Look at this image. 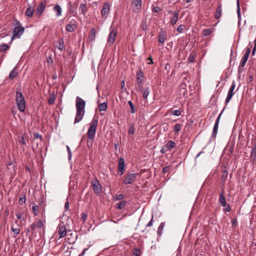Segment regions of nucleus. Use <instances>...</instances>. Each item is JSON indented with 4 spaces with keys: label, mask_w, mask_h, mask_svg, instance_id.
Instances as JSON below:
<instances>
[{
    "label": "nucleus",
    "mask_w": 256,
    "mask_h": 256,
    "mask_svg": "<svg viewBox=\"0 0 256 256\" xmlns=\"http://www.w3.org/2000/svg\"><path fill=\"white\" fill-rule=\"evenodd\" d=\"M76 113L74 119V124L79 122L83 118L85 113L86 102L79 96L76 98Z\"/></svg>",
    "instance_id": "obj_1"
},
{
    "label": "nucleus",
    "mask_w": 256,
    "mask_h": 256,
    "mask_svg": "<svg viewBox=\"0 0 256 256\" xmlns=\"http://www.w3.org/2000/svg\"><path fill=\"white\" fill-rule=\"evenodd\" d=\"M16 100L18 110L22 112H24L26 108L25 100L22 94L18 90L16 92Z\"/></svg>",
    "instance_id": "obj_2"
},
{
    "label": "nucleus",
    "mask_w": 256,
    "mask_h": 256,
    "mask_svg": "<svg viewBox=\"0 0 256 256\" xmlns=\"http://www.w3.org/2000/svg\"><path fill=\"white\" fill-rule=\"evenodd\" d=\"M16 26H15L12 30V36L11 38V42L10 44L12 43V40L14 38H19L20 36L23 34L24 31V28L20 26V22L17 20L16 22Z\"/></svg>",
    "instance_id": "obj_3"
},
{
    "label": "nucleus",
    "mask_w": 256,
    "mask_h": 256,
    "mask_svg": "<svg viewBox=\"0 0 256 256\" xmlns=\"http://www.w3.org/2000/svg\"><path fill=\"white\" fill-rule=\"evenodd\" d=\"M98 120L94 118L90 124V128L88 130L87 136L89 140H92L96 134Z\"/></svg>",
    "instance_id": "obj_4"
},
{
    "label": "nucleus",
    "mask_w": 256,
    "mask_h": 256,
    "mask_svg": "<svg viewBox=\"0 0 256 256\" xmlns=\"http://www.w3.org/2000/svg\"><path fill=\"white\" fill-rule=\"evenodd\" d=\"M144 76V72L140 68L136 74V84L138 91H142L143 90Z\"/></svg>",
    "instance_id": "obj_5"
},
{
    "label": "nucleus",
    "mask_w": 256,
    "mask_h": 256,
    "mask_svg": "<svg viewBox=\"0 0 256 256\" xmlns=\"http://www.w3.org/2000/svg\"><path fill=\"white\" fill-rule=\"evenodd\" d=\"M138 175V173H132L126 174L124 176L123 182L125 184H132L135 181Z\"/></svg>",
    "instance_id": "obj_6"
},
{
    "label": "nucleus",
    "mask_w": 256,
    "mask_h": 256,
    "mask_svg": "<svg viewBox=\"0 0 256 256\" xmlns=\"http://www.w3.org/2000/svg\"><path fill=\"white\" fill-rule=\"evenodd\" d=\"M91 185L95 194H98L102 192V186L96 178L94 180L92 181Z\"/></svg>",
    "instance_id": "obj_7"
},
{
    "label": "nucleus",
    "mask_w": 256,
    "mask_h": 256,
    "mask_svg": "<svg viewBox=\"0 0 256 256\" xmlns=\"http://www.w3.org/2000/svg\"><path fill=\"white\" fill-rule=\"evenodd\" d=\"M118 32L114 28H110V31L109 34L108 40V44L109 46H112L115 41Z\"/></svg>",
    "instance_id": "obj_8"
},
{
    "label": "nucleus",
    "mask_w": 256,
    "mask_h": 256,
    "mask_svg": "<svg viewBox=\"0 0 256 256\" xmlns=\"http://www.w3.org/2000/svg\"><path fill=\"white\" fill-rule=\"evenodd\" d=\"M125 168L124 160L123 158H120L118 160V173L122 176L124 173Z\"/></svg>",
    "instance_id": "obj_9"
},
{
    "label": "nucleus",
    "mask_w": 256,
    "mask_h": 256,
    "mask_svg": "<svg viewBox=\"0 0 256 256\" xmlns=\"http://www.w3.org/2000/svg\"><path fill=\"white\" fill-rule=\"evenodd\" d=\"M110 6L108 2L104 3L102 8L101 11V14L102 17H106L110 12Z\"/></svg>",
    "instance_id": "obj_10"
},
{
    "label": "nucleus",
    "mask_w": 256,
    "mask_h": 256,
    "mask_svg": "<svg viewBox=\"0 0 256 256\" xmlns=\"http://www.w3.org/2000/svg\"><path fill=\"white\" fill-rule=\"evenodd\" d=\"M221 115H222V113L220 114L216 120V121L214 128H213V132H212V137H214V138L216 137V134L218 133V124H219V122H220V120Z\"/></svg>",
    "instance_id": "obj_11"
},
{
    "label": "nucleus",
    "mask_w": 256,
    "mask_h": 256,
    "mask_svg": "<svg viewBox=\"0 0 256 256\" xmlns=\"http://www.w3.org/2000/svg\"><path fill=\"white\" fill-rule=\"evenodd\" d=\"M235 86H236L234 82H233L230 88V90L228 92L227 97H226V101H225V102L226 104H228L231 100V98L233 96V94H234L233 92H234V89L235 88Z\"/></svg>",
    "instance_id": "obj_12"
},
{
    "label": "nucleus",
    "mask_w": 256,
    "mask_h": 256,
    "mask_svg": "<svg viewBox=\"0 0 256 256\" xmlns=\"http://www.w3.org/2000/svg\"><path fill=\"white\" fill-rule=\"evenodd\" d=\"M58 232L60 234L59 238H61L65 236L67 233L66 226L64 225H60L58 226Z\"/></svg>",
    "instance_id": "obj_13"
},
{
    "label": "nucleus",
    "mask_w": 256,
    "mask_h": 256,
    "mask_svg": "<svg viewBox=\"0 0 256 256\" xmlns=\"http://www.w3.org/2000/svg\"><path fill=\"white\" fill-rule=\"evenodd\" d=\"M224 190H222L219 194V200L218 201L222 206H226V198L224 196Z\"/></svg>",
    "instance_id": "obj_14"
},
{
    "label": "nucleus",
    "mask_w": 256,
    "mask_h": 256,
    "mask_svg": "<svg viewBox=\"0 0 256 256\" xmlns=\"http://www.w3.org/2000/svg\"><path fill=\"white\" fill-rule=\"evenodd\" d=\"M250 158L253 159V162L254 161L256 162V141L253 143L252 146Z\"/></svg>",
    "instance_id": "obj_15"
},
{
    "label": "nucleus",
    "mask_w": 256,
    "mask_h": 256,
    "mask_svg": "<svg viewBox=\"0 0 256 256\" xmlns=\"http://www.w3.org/2000/svg\"><path fill=\"white\" fill-rule=\"evenodd\" d=\"M174 16L172 18H171L170 20V24L172 26H174L176 24L178 20V18L179 16V12L178 11H174Z\"/></svg>",
    "instance_id": "obj_16"
},
{
    "label": "nucleus",
    "mask_w": 256,
    "mask_h": 256,
    "mask_svg": "<svg viewBox=\"0 0 256 256\" xmlns=\"http://www.w3.org/2000/svg\"><path fill=\"white\" fill-rule=\"evenodd\" d=\"M250 52V48H247L246 51V52L244 54V56L243 57L242 62V64H241V67L244 66L245 64L246 63V62H247V60L249 56Z\"/></svg>",
    "instance_id": "obj_17"
},
{
    "label": "nucleus",
    "mask_w": 256,
    "mask_h": 256,
    "mask_svg": "<svg viewBox=\"0 0 256 256\" xmlns=\"http://www.w3.org/2000/svg\"><path fill=\"white\" fill-rule=\"evenodd\" d=\"M46 7V2H41L37 8L36 12L38 13L39 14H40L44 10Z\"/></svg>",
    "instance_id": "obj_18"
},
{
    "label": "nucleus",
    "mask_w": 256,
    "mask_h": 256,
    "mask_svg": "<svg viewBox=\"0 0 256 256\" xmlns=\"http://www.w3.org/2000/svg\"><path fill=\"white\" fill-rule=\"evenodd\" d=\"M222 6L221 4L219 5L218 7L216 12L214 14V18L218 20L222 16Z\"/></svg>",
    "instance_id": "obj_19"
},
{
    "label": "nucleus",
    "mask_w": 256,
    "mask_h": 256,
    "mask_svg": "<svg viewBox=\"0 0 256 256\" xmlns=\"http://www.w3.org/2000/svg\"><path fill=\"white\" fill-rule=\"evenodd\" d=\"M166 38V34L164 32H160L158 36V42L163 44Z\"/></svg>",
    "instance_id": "obj_20"
},
{
    "label": "nucleus",
    "mask_w": 256,
    "mask_h": 256,
    "mask_svg": "<svg viewBox=\"0 0 256 256\" xmlns=\"http://www.w3.org/2000/svg\"><path fill=\"white\" fill-rule=\"evenodd\" d=\"M186 86L187 84L184 82H182L180 86V91L182 93L184 96L187 93Z\"/></svg>",
    "instance_id": "obj_21"
},
{
    "label": "nucleus",
    "mask_w": 256,
    "mask_h": 256,
    "mask_svg": "<svg viewBox=\"0 0 256 256\" xmlns=\"http://www.w3.org/2000/svg\"><path fill=\"white\" fill-rule=\"evenodd\" d=\"M165 146L166 148H167V150L170 151L172 148L176 146V144L175 142H172V140H170Z\"/></svg>",
    "instance_id": "obj_22"
},
{
    "label": "nucleus",
    "mask_w": 256,
    "mask_h": 256,
    "mask_svg": "<svg viewBox=\"0 0 256 256\" xmlns=\"http://www.w3.org/2000/svg\"><path fill=\"white\" fill-rule=\"evenodd\" d=\"M76 28V26L74 24H68L66 26V30L68 32H72Z\"/></svg>",
    "instance_id": "obj_23"
},
{
    "label": "nucleus",
    "mask_w": 256,
    "mask_h": 256,
    "mask_svg": "<svg viewBox=\"0 0 256 256\" xmlns=\"http://www.w3.org/2000/svg\"><path fill=\"white\" fill-rule=\"evenodd\" d=\"M34 10L31 8L29 7L26 8L25 12V14L26 16L28 17H31L32 16L34 12Z\"/></svg>",
    "instance_id": "obj_24"
},
{
    "label": "nucleus",
    "mask_w": 256,
    "mask_h": 256,
    "mask_svg": "<svg viewBox=\"0 0 256 256\" xmlns=\"http://www.w3.org/2000/svg\"><path fill=\"white\" fill-rule=\"evenodd\" d=\"M18 72L16 68H14L10 72L9 78L10 79H14L18 75Z\"/></svg>",
    "instance_id": "obj_25"
},
{
    "label": "nucleus",
    "mask_w": 256,
    "mask_h": 256,
    "mask_svg": "<svg viewBox=\"0 0 256 256\" xmlns=\"http://www.w3.org/2000/svg\"><path fill=\"white\" fill-rule=\"evenodd\" d=\"M80 10L83 14H85L88 11L86 6L84 4H81L79 7Z\"/></svg>",
    "instance_id": "obj_26"
},
{
    "label": "nucleus",
    "mask_w": 256,
    "mask_h": 256,
    "mask_svg": "<svg viewBox=\"0 0 256 256\" xmlns=\"http://www.w3.org/2000/svg\"><path fill=\"white\" fill-rule=\"evenodd\" d=\"M98 110L100 112L104 111L107 109V108H108L107 103L106 102H104L102 104H98Z\"/></svg>",
    "instance_id": "obj_27"
},
{
    "label": "nucleus",
    "mask_w": 256,
    "mask_h": 256,
    "mask_svg": "<svg viewBox=\"0 0 256 256\" xmlns=\"http://www.w3.org/2000/svg\"><path fill=\"white\" fill-rule=\"evenodd\" d=\"M134 125V124H130L128 126V132L129 134H133L135 132Z\"/></svg>",
    "instance_id": "obj_28"
},
{
    "label": "nucleus",
    "mask_w": 256,
    "mask_h": 256,
    "mask_svg": "<svg viewBox=\"0 0 256 256\" xmlns=\"http://www.w3.org/2000/svg\"><path fill=\"white\" fill-rule=\"evenodd\" d=\"M150 88L148 87L146 88L144 90V92H142V96L144 100H147L148 96L150 94Z\"/></svg>",
    "instance_id": "obj_29"
},
{
    "label": "nucleus",
    "mask_w": 256,
    "mask_h": 256,
    "mask_svg": "<svg viewBox=\"0 0 256 256\" xmlns=\"http://www.w3.org/2000/svg\"><path fill=\"white\" fill-rule=\"evenodd\" d=\"M237 12H238V26L240 25V0H237Z\"/></svg>",
    "instance_id": "obj_30"
},
{
    "label": "nucleus",
    "mask_w": 256,
    "mask_h": 256,
    "mask_svg": "<svg viewBox=\"0 0 256 256\" xmlns=\"http://www.w3.org/2000/svg\"><path fill=\"white\" fill-rule=\"evenodd\" d=\"M237 12H238V26L240 25V0H237Z\"/></svg>",
    "instance_id": "obj_31"
},
{
    "label": "nucleus",
    "mask_w": 256,
    "mask_h": 256,
    "mask_svg": "<svg viewBox=\"0 0 256 256\" xmlns=\"http://www.w3.org/2000/svg\"><path fill=\"white\" fill-rule=\"evenodd\" d=\"M54 10L56 12L57 16H59L62 15V9L59 5H56L54 6Z\"/></svg>",
    "instance_id": "obj_32"
},
{
    "label": "nucleus",
    "mask_w": 256,
    "mask_h": 256,
    "mask_svg": "<svg viewBox=\"0 0 256 256\" xmlns=\"http://www.w3.org/2000/svg\"><path fill=\"white\" fill-rule=\"evenodd\" d=\"M96 33V30L94 28H92L90 30V35L89 38L91 40L93 41V40H95Z\"/></svg>",
    "instance_id": "obj_33"
},
{
    "label": "nucleus",
    "mask_w": 256,
    "mask_h": 256,
    "mask_svg": "<svg viewBox=\"0 0 256 256\" xmlns=\"http://www.w3.org/2000/svg\"><path fill=\"white\" fill-rule=\"evenodd\" d=\"M132 3L138 10H139L141 8V6H142V0H132Z\"/></svg>",
    "instance_id": "obj_34"
},
{
    "label": "nucleus",
    "mask_w": 256,
    "mask_h": 256,
    "mask_svg": "<svg viewBox=\"0 0 256 256\" xmlns=\"http://www.w3.org/2000/svg\"><path fill=\"white\" fill-rule=\"evenodd\" d=\"M35 222L38 228H44V223L42 220H38L36 222Z\"/></svg>",
    "instance_id": "obj_35"
},
{
    "label": "nucleus",
    "mask_w": 256,
    "mask_h": 256,
    "mask_svg": "<svg viewBox=\"0 0 256 256\" xmlns=\"http://www.w3.org/2000/svg\"><path fill=\"white\" fill-rule=\"evenodd\" d=\"M182 124H175L174 128V130L176 134H178L181 130Z\"/></svg>",
    "instance_id": "obj_36"
},
{
    "label": "nucleus",
    "mask_w": 256,
    "mask_h": 256,
    "mask_svg": "<svg viewBox=\"0 0 256 256\" xmlns=\"http://www.w3.org/2000/svg\"><path fill=\"white\" fill-rule=\"evenodd\" d=\"M127 202L126 200H122L118 204V208L119 210H122L124 208Z\"/></svg>",
    "instance_id": "obj_37"
},
{
    "label": "nucleus",
    "mask_w": 256,
    "mask_h": 256,
    "mask_svg": "<svg viewBox=\"0 0 256 256\" xmlns=\"http://www.w3.org/2000/svg\"><path fill=\"white\" fill-rule=\"evenodd\" d=\"M164 226V222H162L160 224L158 228V234L159 236H160L162 233V230Z\"/></svg>",
    "instance_id": "obj_38"
},
{
    "label": "nucleus",
    "mask_w": 256,
    "mask_h": 256,
    "mask_svg": "<svg viewBox=\"0 0 256 256\" xmlns=\"http://www.w3.org/2000/svg\"><path fill=\"white\" fill-rule=\"evenodd\" d=\"M12 230L14 232V236L15 237L16 236L18 235L20 232V229L18 228H14V226H12Z\"/></svg>",
    "instance_id": "obj_39"
},
{
    "label": "nucleus",
    "mask_w": 256,
    "mask_h": 256,
    "mask_svg": "<svg viewBox=\"0 0 256 256\" xmlns=\"http://www.w3.org/2000/svg\"><path fill=\"white\" fill-rule=\"evenodd\" d=\"M128 104H129L130 108V113L134 114L136 112V109L135 108L134 104H132V102L130 100L128 102Z\"/></svg>",
    "instance_id": "obj_40"
},
{
    "label": "nucleus",
    "mask_w": 256,
    "mask_h": 256,
    "mask_svg": "<svg viewBox=\"0 0 256 256\" xmlns=\"http://www.w3.org/2000/svg\"><path fill=\"white\" fill-rule=\"evenodd\" d=\"M10 46L6 44H2L0 46V50L2 52L6 51L9 50Z\"/></svg>",
    "instance_id": "obj_41"
},
{
    "label": "nucleus",
    "mask_w": 256,
    "mask_h": 256,
    "mask_svg": "<svg viewBox=\"0 0 256 256\" xmlns=\"http://www.w3.org/2000/svg\"><path fill=\"white\" fill-rule=\"evenodd\" d=\"M39 207L38 205H34L32 208L33 214L34 216H37L38 213Z\"/></svg>",
    "instance_id": "obj_42"
},
{
    "label": "nucleus",
    "mask_w": 256,
    "mask_h": 256,
    "mask_svg": "<svg viewBox=\"0 0 256 256\" xmlns=\"http://www.w3.org/2000/svg\"><path fill=\"white\" fill-rule=\"evenodd\" d=\"M124 198V195L122 194H116L114 197V200H122Z\"/></svg>",
    "instance_id": "obj_43"
},
{
    "label": "nucleus",
    "mask_w": 256,
    "mask_h": 256,
    "mask_svg": "<svg viewBox=\"0 0 256 256\" xmlns=\"http://www.w3.org/2000/svg\"><path fill=\"white\" fill-rule=\"evenodd\" d=\"M133 254L136 256H140L141 250L138 248H134L133 250Z\"/></svg>",
    "instance_id": "obj_44"
},
{
    "label": "nucleus",
    "mask_w": 256,
    "mask_h": 256,
    "mask_svg": "<svg viewBox=\"0 0 256 256\" xmlns=\"http://www.w3.org/2000/svg\"><path fill=\"white\" fill-rule=\"evenodd\" d=\"M212 32V31L210 29H204L202 32V34L205 36L210 34Z\"/></svg>",
    "instance_id": "obj_45"
},
{
    "label": "nucleus",
    "mask_w": 256,
    "mask_h": 256,
    "mask_svg": "<svg viewBox=\"0 0 256 256\" xmlns=\"http://www.w3.org/2000/svg\"><path fill=\"white\" fill-rule=\"evenodd\" d=\"M171 114L176 116H179L181 114V111L180 110H172Z\"/></svg>",
    "instance_id": "obj_46"
},
{
    "label": "nucleus",
    "mask_w": 256,
    "mask_h": 256,
    "mask_svg": "<svg viewBox=\"0 0 256 256\" xmlns=\"http://www.w3.org/2000/svg\"><path fill=\"white\" fill-rule=\"evenodd\" d=\"M195 58H196V56L194 54H190L188 58V60L190 62H194Z\"/></svg>",
    "instance_id": "obj_47"
},
{
    "label": "nucleus",
    "mask_w": 256,
    "mask_h": 256,
    "mask_svg": "<svg viewBox=\"0 0 256 256\" xmlns=\"http://www.w3.org/2000/svg\"><path fill=\"white\" fill-rule=\"evenodd\" d=\"M55 100V96L53 95H52L50 96L48 100V104L52 105L54 104Z\"/></svg>",
    "instance_id": "obj_48"
},
{
    "label": "nucleus",
    "mask_w": 256,
    "mask_h": 256,
    "mask_svg": "<svg viewBox=\"0 0 256 256\" xmlns=\"http://www.w3.org/2000/svg\"><path fill=\"white\" fill-rule=\"evenodd\" d=\"M185 26L184 24H180L176 29V30L179 32H182L184 28H185Z\"/></svg>",
    "instance_id": "obj_49"
},
{
    "label": "nucleus",
    "mask_w": 256,
    "mask_h": 256,
    "mask_svg": "<svg viewBox=\"0 0 256 256\" xmlns=\"http://www.w3.org/2000/svg\"><path fill=\"white\" fill-rule=\"evenodd\" d=\"M26 198L25 196L20 197L19 198L18 202L20 205H22L26 202Z\"/></svg>",
    "instance_id": "obj_50"
},
{
    "label": "nucleus",
    "mask_w": 256,
    "mask_h": 256,
    "mask_svg": "<svg viewBox=\"0 0 256 256\" xmlns=\"http://www.w3.org/2000/svg\"><path fill=\"white\" fill-rule=\"evenodd\" d=\"M37 226L36 224V222H34L32 224H31L30 226V229H31V230L33 232H34L36 228H37Z\"/></svg>",
    "instance_id": "obj_51"
},
{
    "label": "nucleus",
    "mask_w": 256,
    "mask_h": 256,
    "mask_svg": "<svg viewBox=\"0 0 256 256\" xmlns=\"http://www.w3.org/2000/svg\"><path fill=\"white\" fill-rule=\"evenodd\" d=\"M64 48V41L63 40H60L59 41V46H58V48L60 50H62Z\"/></svg>",
    "instance_id": "obj_52"
},
{
    "label": "nucleus",
    "mask_w": 256,
    "mask_h": 256,
    "mask_svg": "<svg viewBox=\"0 0 256 256\" xmlns=\"http://www.w3.org/2000/svg\"><path fill=\"white\" fill-rule=\"evenodd\" d=\"M86 218H87V216H86V214H85L84 212H83L82 214L81 218L83 220V222H84L86 220Z\"/></svg>",
    "instance_id": "obj_53"
},
{
    "label": "nucleus",
    "mask_w": 256,
    "mask_h": 256,
    "mask_svg": "<svg viewBox=\"0 0 256 256\" xmlns=\"http://www.w3.org/2000/svg\"><path fill=\"white\" fill-rule=\"evenodd\" d=\"M34 138H35V139H37V138H42V136L40 135L39 134H38V133H34Z\"/></svg>",
    "instance_id": "obj_54"
},
{
    "label": "nucleus",
    "mask_w": 256,
    "mask_h": 256,
    "mask_svg": "<svg viewBox=\"0 0 256 256\" xmlns=\"http://www.w3.org/2000/svg\"><path fill=\"white\" fill-rule=\"evenodd\" d=\"M170 169V166H164L162 169V172L163 173H166L168 172V170Z\"/></svg>",
    "instance_id": "obj_55"
},
{
    "label": "nucleus",
    "mask_w": 256,
    "mask_h": 256,
    "mask_svg": "<svg viewBox=\"0 0 256 256\" xmlns=\"http://www.w3.org/2000/svg\"><path fill=\"white\" fill-rule=\"evenodd\" d=\"M166 151H169L168 150H167V148H166V146H163L162 149L160 150V152L162 153V154H164L166 152Z\"/></svg>",
    "instance_id": "obj_56"
},
{
    "label": "nucleus",
    "mask_w": 256,
    "mask_h": 256,
    "mask_svg": "<svg viewBox=\"0 0 256 256\" xmlns=\"http://www.w3.org/2000/svg\"><path fill=\"white\" fill-rule=\"evenodd\" d=\"M153 216H152V220L146 224V227L152 226L153 224Z\"/></svg>",
    "instance_id": "obj_57"
},
{
    "label": "nucleus",
    "mask_w": 256,
    "mask_h": 256,
    "mask_svg": "<svg viewBox=\"0 0 256 256\" xmlns=\"http://www.w3.org/2000/svg\"><path fill=\"white\" fill-rule=\"evenodd\" d=\"M19 142H20V143H21L22 144H24V145L26 144V141H25L24 138L23 136H22L20 140H19Z\"/></svg>",
    "instance_id": "obj_58"
},
{
    "label": "nucleus",
    "mask_w": 256,
    "mask_h": 256,
    "mask_svg": "<svg viewBox=\"0 0 256 256\" xmlns=\"http://www.w3.org/2000/svg\"><path fill=\"white\" fill-rule=\"evenodd\" d=\"M66 149L68 152V158H70L72 156V153L70 147L68 146H66Z\"/></svg>",
    "instance_id": "obj_59"
},
{
    "label": "nucleus",
    "mask_w": 256,
    "mask_h": 256,
    "mask_svg": "<svg viewBox=\"0 0 256 256\" xmlns=\"http://www.w3.org/2000/svg\"><path fill=\"white\" fill-rule=\"evenodd\" d=\"M160 8L158 6H155L153 8V11L155 12H158L160 10Z\"/></svg>",
    "instance_id": "obj_60"
},
{
    "label": "nucleus",
    "mask_w": 256,
    "mask_h": 256,
    "mask_svg": "<svg viewBox=\"0 0 256 256\" xmlns=\"http://www.w3.org/2000/svg\"><path fill=\"white\" fill-rule=\"evenodd\" d=\"M16 216L18 219L20 220L22 218V214L21 212H18L16 214Z\"/></svg>",
    "instance_id": "obj_61"
},
{
    "label": "nucleus",
    "mask_w": 256,
    "mask_h": 256,
    "mask_svg": "<svg viewBox=\"0 0 256 256\" xmlns=\"http://www.w3.org/2000/svg\"><path fill=\"white\" fill-rule=\"evenodd\" d=\"M64 208L66 210H68L69 208V202L67 201L64 204Z\"/></svg>",
    "instance_id": "obj_62"
},
{
    "label": "nucleus",
    "mask_w": 256,
    "mask_h": 256,
    "mask_svg": "<svg viewBox=\"0 0 256 256\" xmlns=\"http://www.w3.org/2000/svg\"><path fill=\"white\" fill-rule=\"evenodd\" d=\"M147 60L148 61H150V62H148V64H153L152 59L150 56L147 58Z\"/></svg>",
    "instance_id": "obj_63"
},
{
    "label": "nucleus",
    "mask_w": 256,
    "mask_h": 256,
    "mask_svg": "<svg viewBox=\"0 0 256 256\" xmlns=\"http://www.w3.org/2000/svg\"><path fill=\"white\" fill-rule=\"evenodd\" d=\"M88 250V248H86L84 249V250H82V252L81 254H80L78 256H84V254H85L86 253V252Z\"/></svg>",
    "instance_id": "obj_64"
}]
</instances>
